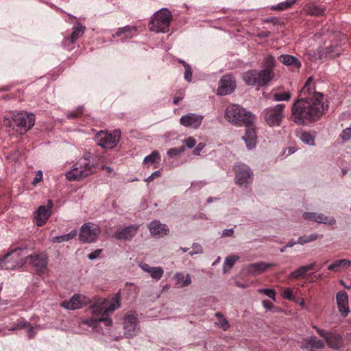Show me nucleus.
Segmentation results:
<instances>
[{"label":"nucleus","instance_id":"obj_1","mask_svg":"<svg viewBox=\"0 0 351 351\" xmlns=\"http://www.w3.org/2000/svg\"><path fill=\"white\" fill-rule=\"evenodd\" d=\"M322 93L316 92L311 77L302 87L298 99L293 104L291 119L298 125H307L317 121L328 110Z\"/></svg>","mask_w":351,"mask_h":351},{"label":"nucleus","instance_id":"obj_2","mask_svg":"<svg viewBox=\"0 0 351 351\" xmlns=\"http://www.w3.org/2000/svg\"><path fill=\"white\" fill-rule=\"evenodd\" d=\"M276 64L275 58L271 54H267L263 60V69L247 71L243 73V79L249 86H266L275 76L274 69Z\"/></svg>","mask_w":351,"mask_h":351},{"label":"nucleus","instance_id":"obj_3","mask_svg":"<svg viewBox=\"0 0 351 351\" xmlns=\"http://www.w3.org/2000/svg\"><path fill=\"white\" fill-rule=\"evenodd\" d=\"M121 294L119 292L115 294L112 301L104 300L100 304H96L91 306L94 318L86 319L84 323L89 326L95 327L100 322H104L108 326L112 324V320L108 317L110 313H112L120 306Z\"/></svg>","mask_w":351,"mask_h":351},{"label":"nucleus","instance_id":"obj_4","mask_svg":"<svg viewBox=\"0 0 351 351\" xmlns=\"http://www.w3.org/2000/svg\"><path fill=\"white\" fill-rule=\"evenodd\" d=\"M226 119L236 126H247L254 123V116L238 104L229 105L225 112Z\"/></svg>","mask_w":351,"mask_h":351},{"label":"nucleus","instance_id":"obj_5","mask_svg":"<svg viewBox=\"0 0 351 351\" xmlns=\"http://www.w3.org/2000/svg\"><path fill=\"white\" fill-rule=\"evenodd\" d=\"M3 123L4 126L13 129L16 126L21 134H25L34 125L35 117L33 114L26 112H17L12 114L11 119L5 118Z\"/></svg>","mask_w":351,"mask_h":351},{"label":"nucleus","instance_id":"obj_6","mask_svg":"<svg viewBox=\"0 0 351 351\" xmlns=\"http://www.w3.org/2000/svg\"><path fill=\"white\" fill-rule=\"evenodd\" d=\"M26 254V245L16 247L0 259V269H14L22 267Z\"/></svg>","mask_w":351,"mask_h":351},{"label":"nucleus","instance_id":"obj_7","mask_svg":"<svg viewBox=\"0 0 351 351\" xmlns=\"http://www.w3.org/2000/svg\"><path fill=\"white\" fill-rule=\"evenodd\" d=\"M171 19V12L167 8H162L156 12L152 18L149 23V30L155 32H167Z\"/></svg>","mask_w":351,"mask_h":351},{"label":"nucleus","instance_id":"obj_8","mask_svg":"<svg viewBox=\"0 0 351 351\" xmlns=\"http://www.w3.org/2000/svg\"><path fill=\"white\" fill-rule=\"evenodd\" d=\"M94 164H90L86 157L79 160L74 165L73 169L66 175L69 180H80L85 178L93 173Z\"/></svg>","mask_w":351,"mask_h":351},{"label":"nucleus","instance_id":"obj_9","mask_svg":"<svg viewBox=\"0 0 351 351\" xmlns=\"http://www.w3.org/2000/svg\"><path fill=\"white\" fill-rule=\"evenodd\" d=\"M285 105L276 104L265 108L261 113V117L269 126H279L285 118Z\"/></svg>","mask_w":351,"mask_h":351},{"label":"nucleus","instance_id":"obj_10","mask_svg":"<svg viewBox=\"0 0 351 351\" xmlns=\"http://www.w3.org/2000/svg\"><path fill=\"white\" fill-rule=\"evenodd\" d=\"M24 263L31 265L38 275H42L47 270L48 257L45 253L29 255L27 251Z\"/></svg>","mask_w":351,"mask_h":351},{"label":"nucleus","instance_id":"obj_11","mask_svg":"<svg viewBox=\"0 0 351 351\" xmlns=\"http://www.w3.org/2000/svg\"><path fill=\"white\" fill-rule=\"evenodd\" d=\"M101 233L100 228L93 223H85L80 228L79 238L83 243L94 242Z\"/></svg>","mask_w":351,"mask_h":351},{"label":"nucleus","instance_id":"obj_12","mask_svg":"<svg viewBox=\"0 0 351 351\" xmlns=\"http://www.w3.org/2000/svg\"><path fill=\"white\" fill-rule=\"evenodd\" d=\"M121 131L114 130L112 133L101 131L98 135V145L104 148H113L119 142Z\"/></svg>","mask_w":351,"mask_h":351},{"label":"nucleus","instance_id":"obj_13","mask_svg":"<svg viewBox=\"0 0 351 351\" xmlns=\"http://www.w3.org/2000/svg\"><path fill=\"white\" fill-rule=\"evenodd\" d=\"M90 300L82 294H75L69 300H64L60 306L66 309L75 310L89 304Z\"/></svg>","mask_w":351,"mask_h":351},{"label":"nucleus","instance_id":"obj_14","mask_svg":"<svg viewBox=\"0 0 351 351\" xmlns=\"http://www.w3.org/2000/svg\"><path fill=\"white\" fill-rule=\"evenodd\" d=\"M235 88L234 77L231 75H225L219 80L217 93L220 95H226L232 93Z\"/></svg>","mask_w":351,"mask_h":351},{"label":"nucleus","instance_id":"obj_15","mask_svg":"<svg viewBox=\"0 0 351 351\" xmlns=\"http://www.w3.org/2000/svg\"><path fill=\"white\" fill-rule=\"evenodd\" d=\"M139 226L136 224L126 227H119L114 232L113 237L118 240H131L137 233Z\"/></svg>","mask_w":351,"mask_h":351},{"label":"nucleus","instance_id":"obj_16","mask_svg":"<svg viewBox=\"0 0 351 351\" xmlns=\"http://www.w3.org/2000/svg\"><path fill=\"white\" fill-rule=\"evenodd\" d=\"M235 180L238 185H243L247 182L248 179L252 176V172L245 164H237L234 167Z\"/></svg>","mask_w":351,"mask_h":351},{"label":"nucleus","instance_id":"obj_17","mask_svg":"<svg viewBox=\"0 0 351 351\" xmlns=\"http://www.w3.org/2000/svg\"><path fill=\"white\" fill-rule=\"evenodd\" d=\"M203 119L204 117L202 115L195 113H189L181 117L180 119V123L185 127L197 129L202 124Z\"/></svg>","mask_w":351,"mask_h":351},{"label":"nucleus","instance_id":"obj_18","mask_svg":"<svg viewBox=\"0 0 351 351\" xmlns=\"http://www.w3.org/2000/svg\"><path fill=\"white\" fill-rule=\"evenodd\" d=\"M336 300L339 313L343 317H347L350 312L348 293L345 291H338Z\"/></svg>","mask_w":351,"mask_h":351},{"label":"nucleus","instance_id":"obj_19","mask_svg":"<svg viewBox=\"0 0 351 351\" xmlns=\"http://www.w3.org/2000/svg\"><path fill=\"white\" fill-rule=\"evenodd\" d=\"M86 27L81 23H78L77 26L73 27V32L70 36L65 37L63 40L64 47H69L75 43L77 40L84 33Z\"/></svg>","mask_w":351,"mask_h":351},{"label":"nucleus","instance_id":"obj_20","mask_svg":"<svg viewBox=\"0 0 351 351\" xmlns=\"http://www.w3.org/2000/svg\"><path fill=\"white\" fill-rule=\"evenodd\" d=\"M303 217L309 221H314L317 223H323L325 224L333 225L335 223V219L333 217H328L323 214H318L316 213H304Z\"/></svg>","mask_w":351,"mask_h":351},{"label":"nucleus","instance_id":"obj_21","mask_svg":"<svg viewBox=\"0 0 351 351\" xmlns=\"http://www.w3.org/2000/svg\"><path fill=\"white\" fill-rule=\"evenodd\" d=\"M245 127V134L243 138L246 143L247 149H251L256 146L257 135L255 129L253 127V123H250L249 125Z\"/></svg>","mask_w":351,"mask_h":351},{"label":"nucleus","instance_id":"obj_22","mask_svg":"<svg viewBox=\"0 0 351 351\" xmlns=\"http://www.w3.org/2000/svg\"><path fill=\"white\" fill-rule=\"evenodd\" d=\"M149 229L152 234L162 237L169 232L167 226L162 224L158 221H153L149 225Z\"/></svg>","mask_w":351,"mask_h":351},{"label":"nucleus","instance_id":"obj_23","mask_svg":"<svg viewBox=\"0 0 351 351\" xmlns=\"http://www.w3.org/2000/svg\"><path fill=\"white\" fill-rule=\"evenodd\" d=\"M278 59L281 63L289 66L293 70L299 69L302 65L300 61L297 58L291 55H281Z\"/></svg>","mask_w":351,"mask_h":351},{"label":"nucleus","instance_id":"obj_24","mask_svg":"<svg viewBox=\"0 0 351 351\" xmlns=\"http://www.w3.org/2000/svg\"><path fill=\"white\" fill-rule=\"evenodd\" d=\"M273 265V264L265 263L264 262L253 263L247 266V271L248 274H250L253 276H257L263 273Z\"/></svg>","mask_w":351,"mask_h":351},{"label":"nucleus","instance_id":"obj_25","mask_svg":"<svg viewBox=\"0 0 351 351\" xmlns=\"http://www.w3.org/2000/svg\"><path fill=\"white\" fill-rule=\"evenodd\" d=\"M137 31L136 26L127 25L123 27L119 28L116 33L112 35L113 38L116 36H122L121 40H126L133 37L134 33Z\"/></svg>","mask_w":351,"mask_h":351},{"label":"nucleus","instance_id":"obj_26","mask_svg":"<svg viewBox=\"0 0 351 351\" xmlns=\"http://www.w3.org/2000/svg\"><path fill=\"white\" fill-rule=\"evenodd\" d=\"M49 216L50 213L49 208H47L44 206H39L35 215L36 225L38 226H43L46 223Z\"/></svg>","mask_w":351,"mask_h":351},{"label":"nucleus","instance_id":"obj_27","mask_svg":"<svg viewBox=\"0 0 351 351\" xmlns=\"http://www.w3.org/2000/svg\"><path fill=\"white\" fill-rule=\"evenodd\" d=\"M324 346L323 341L314 337L305 339L302 342V347L308 349L310 351H315L317 349L322 348Z\"/></svg>","mask_w":351,"mask_h":351},{"label":"nucleus","instance_id":"obj_28","mask_svg":"<svg viewBox=\"0 0 351 351\" xmlns=\"http://www.w3.org/2000/svg\"><path fill=\"white\" fill-rule=\"evenodd\" d=\"M141 268L150 274L151 277L155 280H160L164 274V270L160 267H152L147 263L141 264Z\"/></svg>","mask_w":351,"mask_h":351},{"label":"nucleus","instance_id":"obj_29","mask_svg":"<svg viewBox=\"0 0 351 351\" xmlns=\"http://www.w3.org/2000/svg\"><path fill=\"white\" fill-rule=\"evenodd\" d=\"M315 262H313L308 265L301 266L298 269L291 272L289 277L293 279H298L299 278L302 277L308 271L315 269Z\"/></svg>","mask_w":351,"mask_h":351},{"label":"nucleus","instance_id":"obj_30","mask_svg":"<svg viewBox=\"0 0 351 351\" xmlns=\"http://www.w3.org/2000/svg\"><path fill=\"white\" fill-rule=\"evenodd\" d=\"M340 53L341 47L339 46L330 45L320 50V56L333 58L339 56Z\"/></svg>","mask_w":351,"mask_h":351},{"label":"nucleus","instance_id":"obj_31","mask_svg":"<svg viewBox=\"0 0 351 351\" xmlns=\"http://www.w3.org/2000/svg\"><path fill=\"white\" fill-rule=\"evenodd\" d=\"M173 279L176 280V285L179 287H187L191 284V278L189 274L185 276L183 273H176L173 276Z\"/></svg>","mask_w":351,"mask_h":351},{"label":"nucleus","instance_id":"obj_32","mask_svg":"<svg viewBox=\"0 0 351 351\" xmlns=\"http://www.w3.org/2000/svg\"><path fill=\"white\" fill-rule=\"evenodd\" d=\"M326 341L330 348L338 349L342 343V339L339 335L330 332Z\"/></svg>","mask_w":351,"mask_h":351},{"label":"nucleus","instance_id":"obj_33","mask_svg":"<svg viewBox=\"0 0 351 351\" xmlns=\"http://www.w3.org/2000/svg\"><path fill=\"white\" fill-rule=\"evenodd\" d=\"M304 10L308 15L319 16L323 12L322 10L313 3H308L304 5Z\"/></svg>","mask_w":351,"mask_h":351},{"label":"nucleus","instance_id":"obj_34","mask_svg":"<svg viewBox=\"0 0 351 351\" xmlns=\"http://www.w3.org/2000/svg\"><path fill=\"white\" fill-rule=\"evenodd\" d=\"M124 328H125V336L127 338H132L134 336L136 335L138 331L139 330V326L137 324H125L124 323Z\"/></svg>","mask_w":351,"mask_h":351},{"label":"nucleus","instance_id":"obj_35","mask_svg":"<svg viewBox=\"0 0 351 351\" xmlns=\"http://www.w3.org/2000/svg\"><path fill=\"white\" fill-rule=\"evenodd\" d=\"M215 317L217 319V322L215 324L217 325L218 327L222 328L223 330H227L229 329V328L230 327V324L221 313H216Z\"/></svg>","mask_w":351,"mask_h":351},{"label":"nucleus","instance_id":"obj_36","mask_svg":"<svg viewBox=\"0 0 351 351\" xmlns=\"http://www.w3.org/2000/svg\"><path fill=\"white\" fill-rule=\"evenodd\" d=\"M77 231L76 230H73L69 234H66L64 235H61V236H56V237H53L52 241L54 243H62L64 241H70L71 239H73L74 237H75L77 236Z\"/></svg>","mask_w":351,"mask_h":351},{"label":"nucleus","instance_id":"obj_37","mask_svg":"<svg viewBox=\"0 0 351 351\" xmlns=\"http://www.w3.org/2000/svg\"><path fill=\"white\" fill-rule=\"evenodd\" d=\"M160 160V156L158 151H153L149 155L147 156L144 160L143 162L145 165H152L155 163L158 162Z\"/></svg>","mask_w":351,"mask_h":351},{"label":"nucleus","instance_id":"obj_38","mask_svg":"<svg viewBox=\"0 0 351 351\" xmlns=\"http://www.w3.org/2000/svg\"><path fill=\"white\" fill-rule=\"evenodd\" d=\"M291 97V95L289 91L276 92L272 95V99L276 101H289Z\"/></svg>","mask_w":351,"mask_h":351},{"label":"nucleus","instance_id":"obj_39","mask_svg":"<svg viewBox=\"0 0 351 351\" xmlns=\"http://www.w3.org/2000/svg\"><path fill=\"white\" fill-rule=\"evenodd\" d=\"M322 236H319L317 234H311L310 235H303L298 238V243L300 245H304L312 241L317 240L319 237H322Z\"/></svg>","mask_w":351,"mask_h":351},{"label":"nucleus","instance_id":"obj_40","mask_svg":"<svg viewBox=\"0 0 351 351\" xmlns=\"http://www.w3.org/2000/svg\"><path fill=\"white\" fill-rule=\"evenodd\" d=\"M281 295L283 298L287 299L289 301H296L295 296L293 293V289L290 287L285 288L281 293Z\"/></svg>","mask_w":351,"mask_h":351},{"label":"nucleus","instance_id":"obj_41","mask_svg":"<svg viewBox=\"0 0 351 351\" xmlns=\"http://www.w3.org/2000/svg\"><path fill=\"white\" fill-rule=\"evenodd\" d=\"M295 1L296 0H287L286 1L278 3L277 5L273 7V9L278 10H287L291 7V5L295 3Z\"/></svg>","mask_w":351,"mask_h":351},{"label":"nucleus","instance_id":"obj_42","mask_svg":"<svg viewBox=\"0 0 351 351\" xmlns=\"http://www.w3.org/2000/svg\"><path fill=\"white\" fill-rule=\"evenodd\" d=\"M301 140L310 145H314V136L309 132H304L301 135Z\"/></svg>","mask_w":351,"mask_h":351},{"label":"nucleus","instance_id":"obj_43","mask_svg":"<svg viewBox=\"0 0 351 351\" xmlns=\"http://www.w3.org/2000/svg\"><path fill=\"white\" fill-rule=\"evenodd\" d=\"M239 257L237 256H229L225 260L224 263V271H226V267H228V268H231L235 264L237 260H239Z\"/></svg>","mask_w":351,"mask_h":351},{"label":"nucleus","instance_id":"obj_44","mask_svg":"<svg viewBox=\"0 0 351 351\" xmlns=\"http://www.w3.org/2000/svg\"><path fill=\"white\" fill-rule=\"evenodd\" d=\"M29 326V323L23 319H19L14 326L13 329L26 328Z\"/></svg>","mask_w":351,"mask_h":351},{"label":"nucleus","instance_id":"obj_45","mask_svg":"<svg viewBox=\"0 0 351 351\" xmlns=\"http://www.w3.org/2000/svg\"><path fill=\"white\" fill-rule=\"evenodd\" d=\"M259 293H264L274 301L276 300L275 295L276 293L273 289H261L258 290Z\"/></svg>","mask_w":351,"mask_h":351},{"label":"nucleus","instance_id":"obj_46","mask_svg":"<svg viewBox=\"0 0 351 351\" xmlns=\"http://www.w3.org/2000/svg\"><path fill=\"white\" fill-rule=\"evenodd\" d=\"M341 260H337L328 267V269L337 272L341 269Z\"/></svg>","mask_w":351,"mask_h":351},{"label":"nucleus","instance_id":"obj_47","mask_svg":"<svg viewBox=\"0 0 351 351\" xmlns=\"http://www.w3.org/2000/svg\"><path fill=\"white\" fill-rule=\"evenodd\" d=\"M125 324H137L138 322V318L134 314H128L125 317Z\"/></svg>","mask_w":351,"mask_h":351},{"label":"nucleus","instance_id":"obj_48","mask_svg":"<svg viewBox=\"0 0 351 351\" xmlns=\"http://www.w3.org/2000/svg\"><path fill=\"white\" fill-rule=\"evenodd\" d=\"M184 79L191 82L192 80V69L190 65H185Z\"/></svg>","mask_w":351,"mask_h":351},{"label":"nucleus","instance_id":"obj_49","mask_svg":"<svg viewBox=\"0 0 351 351\" xmlns=\"http://www.w3.org/2000/svg\"><path fill=\"white\" fill-rule=\"evenodd\" d=\"M184 142L185 143V145L189 148H192L195 147L196 145V140L193 137H188L186 138Z\"/></svg>","mask_w":351,"mask_h":351},{"label":"nucleus","instance_id":"obj_50","mask_svg":"<svg viewBox=\"0 0 351 351\" xmlns=\"http://www.w3.org/2000/svg\"><path fill=\"white\" fill-rule=\"evenodd\" d=\"M83 113L82 109L81 108H79L76 109L74 112L69 114L67 115V117L69 119H75L78 117L79 116L82 115Z\"/></svg>","mask_w":351,"mask_h":351},{"label":"nucleus","instance_id":"obj_51","mask_svg":"<svg viewBox=\"0 0 351 351\" xmlns=\"http://www.w3.org/2000/svg\"><path fill=\"white\" fill-rule=\"evenodd\" d=\"M341 136L342 138L345 141L350 139L351 137L350 129L349 128H347L345 130H343Z\"/></svg>","mask_w":351,"mask_h":351},{"label":"nucleus","instance_id":"obj_52","mask_svg":"<svg viewBox=\"0 0 351 351\" xmlns=\"http://www.w3.org/2000/svg\"><path fill=\"white\" fill-rule=\"evenodd\" d=\"M161 175L160 171H156L153 172L146 180L145 181L147 182H150L153 181L155 178L160 177Z\"/></svg>","mask_w":351,"mask_h":351},{"label":"nucleus","instance_id":"obj_53","mask_svg":"<svg viewBox=\"0 0 351 351\" xmlns=\"http://www.w3.org/2000/svg\"><path fill=\"white\" fill-rule=\"evenodd\" d=\"M193 252H190V254L193 256L195 254H199L202 252V247L199 244L194 243L193 245Z\"/></svg>","mask_w":351,"mask_h":351},{"label":"nucleus","instance_id":"obj_54","mask_svg":"<svg viewBox=\"0 0 351 351\" xmlns=\"http://www.w3.org/2000/svg\"><path fill=\"white\" fill-rule=\"evenodd\" d=\"M205 144L203 143H199L193 150V154L195 155H199L201 151L204 148Z\"/></svg>","mask_w":351,"mask_h":351},{"label":"nucleus","instance_id":"obj_55","mask_svg":"<svg viewBox=\"0 0 351 351\" xmlns=\"http://www.w3.org/2000/svg\"><path fill=\"white\" fill-rule=\"evenodd\" d=\"M315 328L316 329L317 333L321 336L325 340H326L327 339V337L329 335V332H326L324 330H322V329H319L317 327H315Z\"/></svg>","mask_w":351,"mask_h":351},{"label":"nucleus","instance_id":"obj_56","mask_svg":"<svg viewBox=\"0 0 351 351\" xmlns=\"http://www.w3.org/2000/svg\"><path fill=\"white\" fill-rule=\"evenodd\" d=\"M167 154L169 157L171 158L180 155L179 152L177 150L176 147L171 148L170 149H169V151L167 152Z\"/></svg>","mask_w":351,"mask_h":351},{"label":"nucleus","instance_id":"obj_57","mask_svg":"<svg viewBox=\"0 0 351 351\" xmlns=\"http://www.w3.org/2000/svg\"><path fill=\"white\" fill-rule=\"evenodd\" d=\"M262 304H263V307L267 311L271 310L274 307L273 304L270 301H268V300H263L262 302Z\"/></svg>","mask_w":351,"mask_h":351},{"label":"nucleus","instance_id":"obj_58","mask_svg":"<svg viewBox=\"0 0 351 351\" xmlns=\"http://www.w3.org/2000/svg\"><path fill=\"white\" fill-rule=\"evenodd\" d=\"M26 328L27 329V332L28 337L29 339L33 338L36 335V332L34 330L33 326H32L31 324H29V326L26 327Z\"/></svg>","mask_w":351,"mask_h":351},{"label":"nucleus","instance_id":"obj_59","mask_svg":"<svg viewBox=\"0 0 351 351\" xmlns=\"http://www.w3.org/2000/svg\"><path fill=\"white\" fill-rule=\"evenodd\" d=\"M341 269L348 268L351 265V261L348 259H341Z\"/></svg>","mask_w":351,"mask_h":351},{"label":"nucleus","instance_id":"obj_60","mask_svg":"<svg viewBox=\"0 0 351 351\" xmlns=\"http://www.w3.org/2000/svg\"><path fill=\"white\" fill-rule=\"evenodd\" d=\"M101 251V250H96L95 252L89 254L88 255V258L90 260L96 258L99 255Z\"/></svg>","mask_w":351,"mask_h":351},{"label":"nucleus","instance_id":"obj_61","mask_svg":"<svg viewBox=\"0 0 351 351\" xmlns=\"http://www.w3.org/2000/svg\"><path fill=\"white\" fill-rule=\"evenodd\" d=\"M234 234V229H226L223 231L222 236L223 237H232Z\"/></svg>","mask_w":351,"mask_h":351},{"label":"nucleus","instance_id":"obj_62","mask_svg":"<svg viewBox=\"0 0 351 351\" xmlns=\"http://www.w3.org/2000/svg\"><path fill=\"white\" fill-rule=\"evenodd\" d=\"M296 244H298V241H295L293 239H291L290 241H289V242L286 245V247H293V245H295Z\"/></svg>","mask_w":351,"mask_h":351},{"label":"nucleus","instance_id":"obj_63","mask_svg":"<svg viewBox=\"0 0 351 351\" xmlns=\"http://www.w3.org/2000/svg\"><path fill=\"white\" fill-rule=\"evenodd\" d=\"M39 176H40L39 178L38 177V175H37L36 177L34 179L33 184H36V183H38V182L40 181V180L42 178V176H43L41 171H39Z\"/></svg>","mask_w":351,"mask_h":351},{"label":"nucleus","instance_id":"obj_64","mask_svg":"<svg viewBox=\"0 0 351 351\" xmlns=\"http://www.w3.org/2000/svg\"><path fill=\"white\" fill-rule=\"evenodd\" d=\"M271 32H269V31H266V32H262L261 33L259 34V36L261 37H268L269 35H270Z\"/></svg>","mask_w":351,"mask_h":351}]
</instances>
